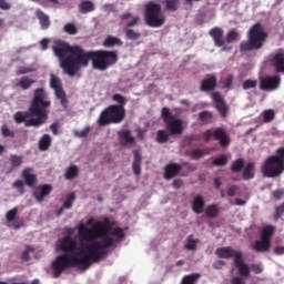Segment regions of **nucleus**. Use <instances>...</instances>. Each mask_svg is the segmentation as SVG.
<instances>
[{
    "mask_svg": "<svg viewBox=\"0 0 284 284\" xmlns=\"http://www.w3.org/2000/svg\"><path fill=\"white\" fill-rule=\"evenodd\" d=\"M73 51H74V47L69 45L68 42L65 41H57L55 45L53 47V52L55 57L60 59V65H61V61H63L64 59H68L67 54L72 55Z\"/></svg>",
    "mask_w": 284,
    "mask_h": 284,
    "instance_id": "13",
    "label": "nucleus"
},
{
    "mask_svg": "<svg viewBox=\"0 0 284 284\" xmlns=\"http://www.w3.org/2000/svg\"><path fill=\"white\" fill-rule=\"evenodd\" d=\"M63 30L67 32V34H77L78 32L77 26H74V23H67Z\"/></svg>",
    "mask_w": 284,
    "mask_h": 284,
    "instance_id": "52",
    "label": "nucleus"
},
{
    "mask_svg": "<svg viewBox=\"0 0 284 284\" xmlns=\"http://www.w3.org/2000/svg\"><path fill=\"white\" fill-rule=\"evenodd\" d=\"M216 75L209 74L204 80H202L200 90L201 92H214L216 90Z\"/></svg>",
    "mask_w": 284,
    "mask_h": 284,
    "instance_id": "18",
    "label": "nucleus"
},
{
    "mask_svg": "<svg viewBox=\"0 0 284 284\" xmlns=\"http://www.w3.org/2000/svg\"><path fill=\"white\" fill-rule=\"evenodd\" d=\"M209 34L213 39L216 48H223L225 45V39L223 38L224 31L221 27H214L209 31Z\"/></svg>",
    "mask_w": 284,
    "mask_h": 284,
    "instance_id": "19",
    "label": "nucleus"
},
{
    "mask_svg": "<svg viewBox=\"0 0 284 284\" xmlns=\"http://www.w3.org/2000/svg\"><path fill=\"white\" fill-rule=\"evenodd\" d=\"M199 245V240L194 239V235H189L186 237V243L184 244L185 250L194 251Z\"/></svg>",
    "mask_w": 284,
    "mask_h": 284,
    "instance_id": "37",
    "label": "nucleus"
},
{
    "mask_svg": "<svg viewBox=\"0 0 284 284\" xmlns=\"http://www.w3.org/2000/svg\"><path fill=\"white\" fill-rule=\"evenodd\" d=\"M239 40V31H236L235 29H232L227 32L226 34V39L224 41H226V43H234V41Z\"/></svg>",
    "mask_w": 284,
    "mask_h": 284,
    "instance_id": "45",
    "label": "nucleus"
},
{
    "mask_svg": "<svg viewBox=\"0 0 284 284\" xmlns=\"http://www.w3.org/2000/svg\"><path fill=\"white\" fill-rule=\"evenodd\" d=\"M77 176H79V166L71 164L67 169L64 178L67 179V181H73V179H77Z\"/></svg>",
    "mask_w": 284,
    "mask_h": 284,
    "instance_id": "34",
    "label": "nucleus"
},
{
    "mask_svg": "<svg viewBox=\"0 0 284 284\" xmlns=\"http://www.w3.org/2000/svg\"><path fill=\"white\" fill-rule=\"evenodd\" d=\"M112 99L115 103H118V104H113L115 106L125 108V103H128V99H125V97L121 95V93H114L112 95Z\"/></svg>",
    "mask_w": 284,
    "mask_h": 284,
    "instance_id": "41",
    "label": "nucleus"
},
{
    "mask_svg": "<svg viewBox=\"0 0 284 284\" xmlns=\"http://www.w3.org/2000/svg\"><path fill=\"white\" fill-rule=\"evenodd\" d=\"M226 263L223 260H219L215 263H213V267L214 270H222L223 267H225Z\"/></svg>",
    "mask_w": 284,
    "mask_h": 284,
    "instance_id": "59",
    "label": "nucleus"
},
{
    "mask_svg": "<svg viewBox=\"0 0 284 284\" xmlns=\"http://www.w3.org/2000/svg\"><path fill=\"white\" fill-rule=\"evenodd\" d=\"M261 172L266 179H276L284 172V165L276 155H271L262 163Z\"/></svg>",
    "mask_w": 284,
    "mask_h": 284,
    "instance_id": "10",
    "label": "nucleus"
},
{
    "mask_svg": "<svg viewBox=\"0 0 284 284\" xmlns=\"http://www.w3.org/2000/svg\"><path fill=\"white\" fill-rule=\"evenodd\" d=\"M101 10L103 12H114V4H112V3L103 4Z\"/></svg>",
    "mask_w": 284,
    "mask_h": 284,
    "instance_id": "58",
    "label": "nucleus"
},
{
    "mask_svg": "<svg viewBox=\"0 0 284 284\" xmlns=\"http://www.w3.org/2000/svg\"><path fill=\"white\" fill-rule=\"evenodd\" d=\"M30 252H32L31 246H27L26 251L22 253V261H29L30 260Z\"/></svg>",
    "mask_w": 284,
    "mask_h": 284,
    "instance_id": "57",
    "label": "nucleus"
},
{
    "mask_svg": "<svg viewBox=\"0 0 284 284\" xmlns=\"http://www.w3.org/2000/svg\"><path fill=\"white\" fill-rule=\"evenodd\" d=\"M274 254H276L277 256H283V254H284V246H276L274 248Z\"/></svg>",
    "mask_w": 284,
    "mask_h": 284,
    "instance_id": "64",
    "label": "nucleus"
},
{
    "mask_svg": "<svg viewBox=\"0 0 284 284\" xmlns=\"http://www.w3.org/2000/svg\"><path fill=\"white\" fill-rule=\"evenodd\" d=\"M52 105L45 89L38 88L33 91V98L30 102L28 111H18L13 119L16 123H24L26 128H41L48 121V108Z\"/></svg>",
    "mask_w": 284,
    "mask_h": 284,
    "instance_id": "2",
    "label": "nucleus"
},
{
    "mask_svg": "<svg viewBox=\"0 0 284 284\" xmlns=\"http://www.w3.org/2000/svg\"><path fill=\"white\" fill-rule=\"evenodd\" d=\"M271 196L273 201H281V199L284 197V190L283 189L275 190L271 193Z\"/></svg>",
    "mask_w": 284,
    "mask_h": 284,
    "instance_id": "51",
    "label": "nucleus"
},
{
    "mask_svg": "<svg viewBox=\"0 0 284 284\" xmlns=\"http://www.w3.org/2000/svg\"><path fill=\"white\" fill-rule=\"evenodd\" d=\"M79 10L82 14H88V12H94V3L90 0L82 1L79 4Z\"/></svg>",
    "mask_w": 284,
    "mask_h": 284,
    "instance_id": "35",
    "label": "nucleus"
},
{
    "mask_svg": "<svg viewBox=\"0 0 284 284\" xmlns=\"http://www.w3.org/2000/svg\"><path fill=\"white\" fill-rule=\"evenodd\" d=\"M37 18L40 21V26L42 30H48V28H50V17H48V14H45L43 11L38 10L36 12Z\"/></svg>",
    "mask_w": 284,
    "mask_h": 284,
    "instance_id": "29",
    "label": "nucleus"
},
{
    "mask_svg": "<svg viewBox=\"0 0 284 284\" xmlns=\"http://www.w3.org/2000/svg\"><path fill=\"white\" fill-rule=\"evenodd\" d=\"M250 267V273L254 272V274H262L263 273V266L261 264H252Z\"/></svg>",
    "mask_w": 284,
    "mask_h": 284,
    "instance_id": "54",
    "label": "nucleus"
},
{
    "mask_svg": "<svg viewBox=\"0 0 284 284\" xmlns=\"http://www.w3.org/2000/svg\"><path fill=\"white\" fill-rule=\"evenodd\" d=\"M156 141L161 144L168 143L170 141V134L165 130H159L156 132Z\"/></svg>",
    "mask_w": 284,
    "mask_h": 284,
    "instance_id": "40",
    "label": "nucleus"
},
{
    "mask_svg": "<svg viewBox=\"0 0 284 284\" xmlns=\"http://www.w3.org/2000/svg\"><path fill=\"white\" fill-rule=\"evenodd\" d=\"M161 116L164 122L165 130L171 136L183 134V130H185V128H183V120L174 118L168 106L162 108Z\"/></svg>",
    "mask_w": 284,
    "mask_h": 284,
    "instance_id": "9",
    "label": "nucleus"
},
{
    "mask_svg": "<svg viewBox=\"0 0 284 284\" xmlns=\"http://www.w3.org/2000/svg\"><path fill=\"white\" fill-rule=\"evenodd\" d=\"M256 165L254 162H248L246 166L243 170V179L244 181H250L251 179H254V170Z\"/></svg>",
    "mask_w": 284,
    "mask_h": 284,
    "instance_id": "32",
    "label": "nucleus"
},
{
    "mask_svg": "<svg viewBox=\"0 0 284 284\" xmlns=\"http://www.w3.org/2000/svg\"><path fill=\"white\" fill-rule=\"evenodd\" d=\"M180 0H165L166 10L170 12H176L179 10Z\"/></svg>",
    "mask_w": 284,
    "mask_h": 284,
    "instance_id": "42",
    "label": "nucleus"
},
{
    "mask_svg": "<svg viewBox=\"0 0 284 284\" xmlns=\"http://www.w3.org/2000/svg\"><path fill=\"white\" fill-rule=\"evenodd\" d=\"M205 216L216 219V216H219V206L216 204L209 205L205 210Z\"/></svg>",
    "mask_w": 284,
    "mask_h": 284,
    "instance_id": "38",
    "label": "nucleus"
},
{
    "mask_svg": "<svg viewBox=\"0 0 284 284\" xmlns=\"http://www.w3.org/2000/svg\"><path fill=\"white\" fill-rule=\"evenodd\" d=\"M275 229L272 225H266L262 229L261 239L267 243H272V236H274Z\"/></svg>",
    "mask_w": 284,
    "mask_h": 284,
    "instance_id": "26",
    "label": "nucleus"
},
{
    "mask_svg": "<svg viewBox=\"0 0 284 284\" xmlns=\"http://www.w3.org/2000/svg\"><path fill=\"white\" fill-rule=\"evenodd\" d=\"M227 163V155L221 154L220 156L215 158L212 161V165H215L217 168H223Z\"/></svg>",
    "mask_w": 284,
    "mask_h": 284,
    "instance_id": "44",
    "label": "nucleus"
},
{
    "mask_svg": "<svg viewBox=\"0 0 284 284\" xmlns=\"http://www.w3.org/2000/svg\"><path fill=\"white\" fill-rule=\"evenodd\" d=\"M144 19L150 28H161L165 23V14L161 6L154 1H149L144 6Z\"/></svg>",
    "mask_w": 284,
    "mask_h": 284,
    "instance_id": "6",
    "label": "nucleus"
},
{
    "mask_svg": "<svg viewBox=\"0 0 284 284\" xmlns=\"http://www.w3.org/2000/svg\"><path fill=\"white\" fill-rule=\"evenodd\" d=\"M17 214H19L18 207H13L8 211L6 214L7 223H11V227H13V230H21V227H23L24 225L23 219H17Z\"/></svg>",
    "mask_w": 284,
    "mask_h": 284,
    "instance_id": "16",
    "label": "nucleus"
},
{
    "mask_svg": "<svg viewBox=\"0 0 284 284\" xmlns=\"http://www.w3.org/2000/svg\"><path fill=\"white\" fill-rule=\"evenodd\" d=\"M50 130L54 136L59 135V122H54L50 125Z\"/></svg>",
    "mask_w": 284,
    "mask_h": 284,
    "instance_id": "61",
    "label": "nucleus"
},
{
    "mask_svg": "<svg viewBox=\"0 0 284 284\" xmlns=\"http://www.w3.org/2000/svg\"><path fill=\"white\" fill-rule=\"evenodd\" d=\"M1 134L4 139H14V131L10 130L7 124H3L1 126Z\"/></svg>",
    "mask_w": 284,
    "mask_h": 284,
    "instance_id": "46",
    "label": "nucleus"
},
{
    "mask_svg": "<svg viewBox=\"0 0 284 284\" xmlns=\"http://www.w3.org/2000/svg\"><path fill=\"white\" fill-rule=\"evenodd\" d=\"M92 61L94 65V51L85 52L83 48L74 45L73 53L61 61V68L69 77H74L81 68H88Z\"/></svg>",
    "mask_w": 284,
    "mask_h": 284,
    "instance_id": "3",
    "label": "nucleus"
},
{
    "mask_svg": "<svg viewBox=\"0 0 284 284\" xmlns=\"http://www.w3.org/2000/svg\"><path fill=\"white\" fill-rule=\"evenodd\" d=\"M274 116H276V114L274 113V110L272 109L265 110L263 113L264 123H272V121H274Z\"/></svg>",
    "mask_w": 284,
    "mask_h": 284,
    "instance_id": "47",
    "label": "nucleus"
},
{
    "mask_svg": "<svg viewBox=\"0 0 284 284\" xmlns=\"http://www.w3.org/2000/svg\"><path fill=\"white\" fill-rule=\"evenodd\" d=\"M125 120V108L123 106H115L111 104L106 106L101 113L98 119L99 125H110V124H119L123 123Z\"/></svg>",
    "mask_w": 284,
    "mask_h": 284,
    "instance_id": "7",
    "label": "nucleus"
},
{
    "mask_svg": "<svg viewBox=\"0 0 284 284\" xmlns=\"http://www.w3.org/2000/svg\"><path fill=\"white\" fill-rule=\"evenodd\" d=\"M199 278H201V274H197V273H193L191 275H185L182 278L181 284H194V283H196V281H199Z\"/></svg>",
    "mask_w": 284,
    "mask_h": 284,
    "instance_id": "39",
    "label": "nucleus"
},
{
    "mask_svg": "<svg viewBox=\"0 0 284 284\" xmlns=\"http://www.w3.org/2000/svg\"><path fill=\"white\" fill-rule=\"evenodd\" d=\"M114 45H118L119 48H121V45H123V41H121V39L114 36H109L104 39L103 41L104 48H114Z\"/></svg>",
    "mask_w": 284,
    "mask_h": 284,
    "instance_id": "30",
    "label": "nucleus"
},
{
    "mask_svg": "<svg viewBox=\"0 0 284 284\" xmlns=\"http://www.w3.org/2000/svg\"><path fill=\"white\" fill-rule=\"evenodd\" d=\"M245 166V160L243 158L236 159L231 165V172L237 174Z\"/></svg>",
    "mask_w": 284,
    "mask_h": 284,
    "instance_id": "36",
    "label": "nucleus"
},
{
    "mask_svg": "<svg viewBox=\"0 0 284 284\" xmlns=\"http://www.w3.org/2000/svg\"><path fill=\"white\" fill-rule=\"evenodd\" d=\"M214 141H219L221 148H230V143H232V139L230 134L223 128H216L213 131Z\"/></svg>",
    "mask_w": 284,
    "mask_h": 284,
    "instance_id": "15",
    "label": "nucleus"
},
{
    "mask_svg": "<svg viewBox=\"0 0 284 284\" xmlns=\"http://www.w3.org/2000/svg\"><path fill=\"white\" fill-rule=\"evenodd\" d=\"M90 126H85L82 131L74 130L73 135L77 136V139H85L88 134H90Z\"/></svg>",
    "mask_w": 284,
    "mask_h": 284,
    "instance_id": "48",
    "label": "nucleus"
},
{
    "mask_svg": "<svg viewBox=\"0 0 284 284\" xmlns=\"http://www.w3.org/2000/svg\"><path fill=\"white\" fill-rule=\"evenodd\" d=\"M12 8V4L10 2H7L6 0H0V10H10Z\"/></svg>",
    "mask_w": 284,
    "mask_h": 284,
    "instance_id": "60",
    "label": "nucleus"
},
{
    "mask_svg": "<svg viewBox=\"0 0 284 284\" xmlns=\"http://www.w3.org/2000/svg\"><path fill=\"white\" fill-rule=\"evenodd\" d=\"M119 61L116 51L98 50L93 51V69L105 72L108 68H112Z\"/></svg>",
    "mask_w": 284,
    "mask_h": 284,
    "instance_id": "8",
    "label": "nucleus"
},
{
    "mask_svg": "<svg viewBox=\"0 0 284 284\" xmlns=\"http://www.w3.org/2000/svg\"><path fill=\"white\" fill-rule=\"evenodd\" d=\"M236 192H239V187L236 185H233L227 189L229 196H236Z\"/></svg>",
    "mask_w": 284,
    "mask_h": 284,
    "instance_id": "62",
    "label": "nucleus"
},
{
    "mask_svg": "<svg viewBox=\"0 0 284 284\" xmlns=\"http://www.w3.org/2000/svg\"><path fill=\"white\" fill-rule=\"evenodd\" d=\"M118 135H119V141H120L121 145L134 144L135 139H134V136H132V132L130 130L119 131Z\"/></svg>",
    "mask_w": 284,
    "mask_h": 284,
    "instance_id": "21",
    "label": "nucleus"
},
{
    "mask_svg": "<svg viewBox=\"0 0 284 284\" xmlns=\"http://www.w3.org/2000/svg\"><path fill=\"white\" fill-rule=\"evenodd\" d=\"M133 163H132V170H133V174H135V176H140L141 175V163L143 161V158L141 156V153L139 151H133Z\"/></svg>",
    "mask_w": 284,
    "mask_h": 284,
    "instance_id": "24",
    "label": "nucleus"
},
{
    "mask_svg": "<svg viewBox=\"0 0 284 284\" xmlns=\"http://www.w3.org/2000/svg\"><path fill=\"white\" fill-rule=\"evenodd\" d=\"M258 85V81L256 80H245L242 84L243 90H252Z\"/></svg>",
    "mask_w": 284,
    "mask_h": 284,
    "instance_id": "50",
    "label": "nucleus"
},
{
    "mask_svg": "<svg viewBox=\"0 0 284 284\" xmlns=\"http://www.w3.org/2000/svg\"><path fill=\"white\" fill-rule=\"evenodd\" d=\"M51 145L52 138L50 136V134H43L39 141V150H41V152H45V150H49Z\"/></svg>",
    "mask_w": 284,
    "mask_h": 284,
    "instance_id": "33",
    "label": "nucleus"
},
{
    "mask_svg": "<svg viewBox=\"0 0 284 284\" xmlns=\"http://www.w3.org/2000/svg\"><path fill=\"white\" fill-rule=\"evenodd\" d=\"M267 41V33L260 22L253 24L247 32V40L240 43L239 50L241 54L246 52H255L262 50Z\"/></svg>",
    "mask_w": 284,
    "mask_h": 284,
    "instance_id": "4",
    "label": "nucleus"
},
{
    "mask_svg": "<svg viewBox=\"0 0 284 284\" xmlns=\"http://www.w3.org/2000/svg\"><path fill=\"white\" fill-rule=\"evenodd\" d=\"M213 102L215 103V108L219 112V114L222 116V119H225L227 116V112L230 108L225 103V99H223V95H221V92L215 91L211 95Z\"/></svg>",
    "mask_w": 284,
    "mask_h": 284,
    "instance_id": "14",
    "label": "nucleus"
},
{
    "mask_svg": "<svg viewBox=\"0 0 284 284\" xmlns=\"http://www.w3.org/2000/svg\"><path fill=\"white\" fill-rule=\"evenodd\" d=\"M108 219L105 222L97 221L94 217H89L87 220V225H78V236L85 251L79 247V243L71 236H64L58 242V247L62 253L52 263L53 278H59L61 273L70 267H78V270H90L92 263H99L105 254H108V248L114 245V237L125 239V233L123 229L115 227L112 231L108 224Z\"/></svg>",
    "mask_w": 284,
    "mask_h": 284,
    "instance_id": "1",
    "label": "nucleus"
},
{
    "mask_svg": "<svg viewBox=\"0 0 284 284\" xmlns=\"http://www.w3.org/2000/svg\"><path fill=\"white\" fill-rule=\"evenodd\" d=\"M140 20L141 18H139V16L133 17L132 20L126 23L124 29L134 28V26H136Z\"/></svg>",
    "mask_w": 284,
    "mask_h": 284,
    "instance_id": "55",
    "label": "nucleus"
},
{
    "mask_svg": "<svg viewBox=\"0 0 284 284\" xmlns=\"http://www.w3.org/2000/svg\"><path fill=\"white\" fill-rule=\"evenodd\" d=\"M212 112L210 111H202L199 113V119L202 121V123H207L209 121H212Z\"/></svg>",
    "mask_w": 284,
    "mask_h": 284,
    "instance_id": "49",
    "label": "nucleus"
},
{
    "mask_svg": "<svg viewBox=\"0 0 284 284\" xmlns=\"http://www.w3.org/2000/svg\"><path fill=\"white\" fill-rule=\"evenodd\" d=\"M215 254L219 258H233L239 275L243 278L250 276V265L243 260V252L236 251V248L232 246H222L216 248Z\"/></svg>",
    "mask_w": 284,
    "mask_h": 284,
    "instance_id": "5",
    "label": "nucleus"
},
{
    "mask_svg": "<svg viewBox=\"0 0 284 284\" xmlns=\"http://www.w3.org/2000/svg\"><path fill=\"white\" fill-rule=\"evenodd\" d=\"M212 136H214V131L210 129L203 133V139L206 143L210 142V139H212Z\"/></svg>",
    "mask_w": 284,
    "mask_h": 284,
    "instance_id": "56",
    "label": "nucleus"
},
{
    "mask_svg": "<svg viewBox=\"0 0 284 284\" xmlns=\"http://www.w3.org/2000/svg\"><path fill=\"white\" fill-rule=\"evenodd\" d=\"M22 179L26 182V185H28L29 187H34V185L37 184V175L32 174V169L30 168H26L22 171Z\"/></svg>",
    "mask_w": 284,
    "mask_h": 284,
    "instance_id": "22",
    "label": "nucleus"
},
{
    "mask_svg": "<svg viewBox=\"0 0 284 284\" xmlns=\"http://www.w3.org/2000/svg\"><path fill=\"white\" fill-rule=\"evenodd\" d=\"M192 210L194 214H203L205 210V200H203V196L196 195L192 202Z\"/></svg>",
    "mask_w": 284,
    "mask_h": 284,
    "instance_id": "23",
    "label": "nucleus"
},
{
    "mask_svg": "<svg viewBox=\"0 0 284 284\" xmlns=\"http://www.w3.org/2000/svg\"><path fill=\"white\" fill-rule=\"evenodd\" d=\"M51 192H52V185L42 184L37 186V189L33 191V197L38 203H43V201H45V196H49Z\"/></svg>",
    "mask_w": 284,
    "mask_h": 284,
    "instance_id": "17",
    "label": "nucleus"
},
{
    "mask_svg": "<svg viewBox=\"0 0 284 284\" xmlns=\"http://www.w3.org/2000/svg\"><path fill=\"white\" fill-rule=\"evenodd\" d=\"M124 32H125L126 39H129L130 41H136L141 39V33L134 31L133 29H124Z\"/></svg>",
    "mask_w": 284,
    "mask_h": 284,
    "instance_id": "43",
    "label": "nucleus"
},
{
    "mask_svg": "<svg viewBox=\"0 0 284 284\" xmlns=\"http://www.w3.org/2000/svg\"><path fill=\"white\" fill-rule=\"evenodd\" d=\"M272 246V243L261 239L256 240L252 247L255 252H270V247Z\"/></svg>",
    "mask_w": 284,
    "mask_h": 284,
    "instance_id": "25",
    "label": "nucleus"
},
{
    "mask_svg": "<svg viewBox=\"0 0 284 284\" xmlns=\"http://www.w3.org/2000/svg\"><path fill=\"white\" fill-rule=\"evenodd\" d=\"M50 88L54 90L55 98L59 99L62 108L64 110H68L69 101L65 97V91L63 90V82L61 81V78L54 75V73L50 74Z\"/></svg>",
    "mask_w": 284,
    "mask_h": 284,
    "instance_id": "11",
    "label": "nucleus"
},
{
    "mask_svg": "<svg viewBox=\"0 0 284 284\" xmlns=\"http://www.w3.org/2000/svg\"><path fill=\"white\" fill-rule=\"evenodd\" d=\"M281 85V77L278 75H266L260 79V89L264 92H274V90H278Z\"/></svg>",
    "mask_w": 284,
    "mask_h": 284,
    "instance_id": "12",
    "label": "nucleus"
},
{
    "mask_svg": "<svg viewBox=\"0 0 284 284\" xmlns=\"http://www.w3.org/2000/svg\"><path fill=\"white\" fill-rule=\"evenodd\" d=\"M189 154L191 159H193L194 161H199V159H203L205 155L210 154V149H193L192 151H190Z\"/></svg>",
    "mask_w": 284,
    "mask_h": 284,
    "instance_id": "31",
    "label": "nucleus"
},
{
    "mask_svg": "<svg viewBox=\"0 0 284 284\" xmlns=\"http://www.w3.org/2000/svg\"><path fill=\"white\" fill-rule=\"evenodd\" d=\"M34 83H37V80H32V79H30V77L24 75V77L20 78L17 85H18V88H21V90H30L32 88V85H34Z\"/></svg>",
    "mask_w": 284,
    "mask_h": 284,
    "instance_id": "28",
    "label": "nucleus"
},
{
    "mask_svg": "<svg viewBox=\"0 0 284 284\" xmlns=\"http://www.w3.org/2000/svg\"><path fill=\"white\" fill-rule=\"evenodd\" d=\"M231 284H245V283H244L243 278H241V275H240V276L232 277Z\"/></svg>",
    "mask_w": 284,
    "mask_h": 284,
    "instance_id": "63",
    "label": "nucleus"
},
{
    "mask_svg": "<svg viewBox=\"0 0 284 284\" xmlns=\"http://www.w3.org/2000/svg\"><path fill=\"white\" fill-rule=\"evenodd\" d=\"M13 187H16V190H18V192L20 194H26V189L23 186V181L21 180H17L13 182Z\"/></svg>",
    "mask_w": 284,
    "mask_h": 284,
    "instance_id": "53",
    "label": "nucleus"
},
{
    "mask_svg": "<svg viewBox=\"0 0 284 284\" xmlns=\"http://www.w3.org/2000/svg\"><path fill=\"white\" fill-rule=\"evenodd\" d=\"M183 170V166L178 163H169L164 169L165 181H171L174 176H179V173Z\"/></svg>",
    "mask_w": 284,
    "mask_h": 284,
    "instance_id": "20",
    "label": "nucleus"
},
{
    "mask_svg": "<svg viewBox=\"0 0 284 284\" xmlns=\"http://www.w3.org/2000/svg\"><path fill=\"white\" fill-rule=\"evenodd\" d=\"M10 164H11V169L8 171L9 174L13 170H17V169L21 168V165H23V155L11 154L10 155Z\"/></svg>",
    "mask_w": 284,
    "mask_h": 284,
    "instance_id": "27",
    "label": "nucleus"
}]
</instances>
